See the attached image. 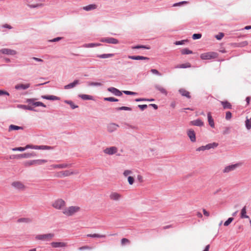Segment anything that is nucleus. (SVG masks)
<instances>
[{"label": "nucleus", "instance_id": "nucleus-1", "mask_svg": "<svg viewBox=\"0 0 251 251\" xmlns=\"http://www.w3.org/2000/svg\"><path fill=\"white\" fill-rule=\"evenodd\" d=\"M32 149L35 150H50L51 149V147L48 146H33L27 145L25 148L24 147H18L12 149L13 151H24L25 150L27 149Z\"/></svg>", "mask_w": 251, "mask_h": 251}, {"label": "nucleus", "instance_id": "nucleus-2", "mask_svg": "<svg viewBox=\"0 0 251 251\" xmlns=\"http://www.w3.org/2000/svg\"><path fill=\"white\" fill-rule=\"evenodd\" d=\"M80 210V207L78 206H70L68 207H65V208L62 211L63 213L67 216H71L75 214V213L79 211Z\"/></svg>", "mask_w": 251, "mask_h": 251}, {"label": "nucleus", "instance_id": "nucleus-3", "mask_svg": "<svg viewBox=\"0 0 251 251\" xmlns=\"http://www.w3.org/2000/svg\"><path fill=\"white\" fill-rule=\"evenodd\" d=\"M52 206L56 209L63 210L66 206V202L62 199H57L53 202Z\"/></svg>", "mask_w": 251, "mask_h": 251}, {"label": "nucleus", "instance_id": "nucleus-4", "mask_svg": "<svg viewBox=\"0 0 251 251\" xmlns=\"http://www.w3.org/2000/svg\"><path fill=\"white\" fill-rule=\"evenodd\" d=\"M11 186L15 190L20 191H23L25 190L26 186L21 181H15L11 183Z\"/></svg>", "mask_w": 251, "mask_h": 251}, {"label": "nucleus", "instance_id": "nucleus-5", "mask_svg": "<svg viewBox=\"0 0 251 251\" xmlns=\"http://www.w3.org/2000/svg\"><path fill=\"white\" fill-rule=\"evenodd\" d=\"M54 236L53 233H48L46 234H40L36 235L35 239L38 240L44 241H49L51 240Z\"/></svg>", "mask_w": 251, "mask_h": 251}, {"label": "nucleus", "instance_id": "nucleus-6", "mask_svg": "<svg viewBox=\"0 0 251 251\" xmlns=\"http://www.w3.org/2000/svg\"><path fill=\"white\" fill-rule=\"evenodd\" d=\"M218 54L215 52H208L201 54V58L203 60L211 59L217 58Z\"/></svg>", "mask_w": 251, "mask_h": 251}, {"label": "nucleus", "instance_id": "nucleus-7", "mask_svg": "<svg viewBox=\"0 0 251 251\" xmlns=\"http://www.w3.org/2000/svg\"><path fill=\"white\" fill-rule=\"evenodd\" d=\"M47 162V160L45 159H37L28 161L25 162L24 165L26 167L30 166L33 165H41Z\"/></svg>", "mask_w": 251, "mask_h": 251}, {"label": "nucleus", "instance_id": "nucleus-8", "mask_svg": "<svg viewBox=\"0 0 251 251\" xmlns=\"http://www.w3.org/2000/svg\"><path fill=\"white\" fill-rule=\"evenodd\" d=\"M242 164L241 163H236L235 164H232L230 165H228L225 167V168L223 170V173H228L231 171L235 170L237 168L241 166Z\"/></svg>", "mask_w": 251, "mask_h": 251}, {"label": "nucleus", "instance_id": "nucleus-9", "mask_svg": "<svg viewBox=\"0 0 251 251\" xmlns=\"http://www.w3.org/2000/svg\"><path fill=\"white\" fill-rule=\"evenodd\" d=\"M122 198V195L116 192H112L109 195V198L112 201H119Z\"/></svg>", "mask_w": 251, "mask_h": 251}, {"label": "nucleus", "instance_id": "nucleus-10", "mask_svg": "<svg viewBox=\"0 0 251 251\" xmlns=\"http://www.w3.org/2000/svg\"><path fill=\"white\" fill-rule=\"evenodd\" d=\"M52 248H64L67 246V243L63 242H52L50 243Z\"/></svg>", "mask_w": 251, "mask_h": 251}, {"label": "nucleus", "instance_id": "nucleus-11", "mask_svg": "<svg viewBox=\"0 0 251 251\" xmlns=\"http://www.w3.org/2000/svg\"><path fill=\"white\" fill-rule=\"evenodd\" d=\"M118 151V149L115 147H111L110 148H106L104 151L103 152L109 155H112L113 154L116 153Z\"/></svg>", "mask_w": 251, "mask_h": 251}, {"label": "nucleus", "instance_id": "nucleus-12", "mask_svg": "<svg viewBox=\"0 0 251 251\" xmlns=\"http://www.w3.org/2000/svg\"><path fill=\"white\" fill-rule=\"evenodd\" d=\"M2 54L14 55L17 54V51L9 49H2L0 50Z\"/></svg>", "mask_w": 251, "mask_h": 251}, {"label": "nucleus", "instance_id": "nucleus-13", "mask_svg": "<svg viewBox=\"0 0 251 251\" xmlns=\"http://www.w3.org/2000/svg\"><path fill=\"white\" fill-rule=\"evenodd\" d=\"M36 155L35 153L31 152V153H25L23 154H20L16 155V158L19 159L22 158H29L32 156H35Z\"/></svg>", "mask_w": 251, "mask_h": 251}, {"label": "nucleus", "instance_id": "nucleus-14", "mask_svg": "<svg viewBox=\"0 0 251 251\" xmlns=\"http://www.w3.org/2000/svg\"><path fill=\"white\" fill-rule=\"evenodd\" d=\"M155 88L159 91L161 93L164 94L165 95H167V91L162 85L156 84L154 85Z\"/></svg>", "mask_w": 251, "mask_h": 251}, {"label": "nucleus", "instance_id": "nucleus-15", "mask_svg": "<svg viewBox=\"0 0 251 251\" xmlns=\"http://www.w3.org/2000/svg\"><path fill=\"white\" fill-rule=\"evenodd\" d=\"M101 41L103 42H106L109 44H116L119 43L118 40L116 39H115L114 38H106L105 39H103L101 40Z\"/></svg>", "mask_w": 251, "mask_h": 251}, {"label": "nucleus", "instance_id": "nucleus-16", "mask_svg": "<svg viewBox=\"0 0 251 251\" xmlns=\"http://www.w3.org/2000/svg\"><path fill=\"white\" fill-rule=\"evenodd\" d=\"M27 102L32 103L34 106H43L44 107H46V105L42 102L38 101V102H34V99H27Z\"/></svg>", "mask_w": 251, "mask_h": 251}, {"label": "nucleus", "instance_id": "nucleus-17", "mask_svg": "<svg viewBox=\"0 0 251 251\" xmlns=\"http://www.w3.org/2000/svg\"><path fill=\"white\" fill-rule=\"evenodd\" d=\"M109 92L114 94L116 96H120L122 95V93L118 89L114 87H110L107 89Z\"/></svg>", "mask_w": 251, "mask_h": 251}, {"label": "nucleus", "instance_id": "nucleus-18", "mask_svg": "<svg viewBox=\"0 0 251 251\" xmlns=\"http://www.w3.org/2000/svg\"><path fill=\"white\" fill-rule=\"evenodd\" d=\"M30 87L29 83L26 84H18L15 86L16 89L17 90H25Z\"/></svg>", "mask_w": 251, "mask_h": 251}, {"label": "nucleus", "instance_id": "nucleus-19", "mask_svg": "<svg viewBox=\"0 0 251 251\" xmlns=\"http://www.w3.org/2000/svg\"><path fill=\"white\" fill-rule=\"evenodd\" d=\"M187 135L193 142L196 141V135L194 130L189 129L187 131Z\"/></svg>", "mask_w": 251, "mask_h": 251}, {"label": "nucleus", "instance_id": "nucleus-20", "mask_svg": "<svg viewBox=\"0 0 251 251\" xmlns=\"http://www.w3.org/2000/svg\"><path fill=\"white\" fill-rule=\"evenodd\" d=\"M190 125L192 126H201L203 125V122L200 119H197L190 122Z\"/></svg>", "mask_w": 251, "mask_h": 251}, {"label": "nucleus", "instance_id": "nucleus-21", "mask_svg": "<svg viewBox=\"0 0 251 251\" xmlns=\"http://www.w3.org/2000/svg\"><path fill=\"white\" fill-rule=\"evenodd\" d=\"M118 127L119 126L118 125L114 123H111L108 125L107 126V129L109 132H112L116 130Z\"/></svg>", "mask_w": 251, "mask_h": 251}, {"label": "nucleus", "instance_id": "nucleus-22", "mask_svg": "<svg viewBox=\"0 0 251 251\" xmlns=\"http://www.w3.org/2000/svg\"><path fill=\"white\" fill-rule=\"evenodd\" d=\"M179 92L180 94L184 97H186V98L190 99L191 98L190 93L184 89H180L179 90Z\"/></svg>", "mask_w": 251, "mask_h": 251}, {"label": "nucleus", "instance_id": "nucleus-23", "mask_svg": "<svg viewBox=\"0 0 251 251\" xmlns=\"http://www.w3.org/2000/svg\"><path fill=\"white\" fill-rule=\"evenodd\" d=\"M69 167V165L67 164H57V165H52L50 166L52 169H62L65 168Z\"/></svg>", "mask_w": 251, "mask_h": 251}, {"label": "nucleus", "instance_id": "nucleus-24", "mask_svg": "<svg viewBox=\"0 0 251 251\" xmlns=\"http://www.w3.org/2000/svg\"><path fill=\"white\" fill-rule=\"evenodd\" d=\"M207 118H208V121L209 123V125L212 127H214V120L212 117L211 112H208L207 114Z\"/></svg>", "mask_w": 251, "mask_h": 251}, {"label": "nucleus", "instance_id": "nucleus-25", "mask_svg": "<svg viewBox=\"0 0 251 251\" xmlns=\"http://www.w3.org/2000/svg\"><path fill=\"white\" fill-rule=\"evenodd\" d=\"M221 103L222 104L224 109H231V105L228 101H221Z\"/></svg>", "mask_w": 251, "mask_h": 251}, {"label": "nucleus", "instance_id": "nucleus-26", "mask_svg": "<svg viewBox=\"0 0 251 251\" xmlns=\"http://www.w3.org/2000/svg\"><path fill=\"white\" fill-rule=\"evenodd\" d=\"M79 81L78 80H75L73 82L65 86V89H68L74 87L76 84H78Z\"/></svg>", "mask_w": 251, "mask_h": 251}, {"label": "nucleus", "instance_id": "nucleus-27", "mask_svg": "<svg viewBox=\"0 0 251 251\" xmlns=\"http://www.w3.org/2000/svg\"><path fill=\"white\" fill-rule=\"evenodd\" d=\"M97 7V6L96 4H90L89 5L83 7V9L86 11H90L93 9H96Z\"/></svg>", "mask_w": 251, "mask_h": 251}, {"label": "nucleus", "instance_id": "nucleus-28", "mask_svg": "<svg viewBox=\"0 0 251 251\" xmlns=\"http://www.w3.org/2000/svg\"><path fill=\"white\" fill-rule=\"evenodd\" d=\"M19 129H23V127L22 126H15L14 125H11L9 126L8 130H9V131H11L12 130H19Z\"/></svg>", "mask_w": 251, "mask_h": 251}, {"label": "nucleus", "instance_id": "nucleus-29", "mask_svg": "<svg viewBox=\"0 0 251 251\" xmlns=\"http://www.w3.org/2000/svg\"><path fill=\"white\" fill-rule=\"evenodd\" d=\"M100 44H95V43H88L85 44L83 45V48H94L96 47H98L100 46Z\"/></svg>", "mask_w": 251, "mask_h": 251}, {"label": "nucleus", "instance_id": "nucleus-30", "mask_svg": "<svg viewBox=\"0 0 251 251\" xmlns=\"http://www.w3.org/2000/svg\"><path fill=\"white\" fill-rule=\"evenodd\" d=\"M246 206H244L241 210V218H249V217L246 215Z\"/></svg>", "mask_w": 251, "mask_h": 251}, {"label": "nucleus", "instance_id": "nucleus-31", "mask_svg": "<svg viewBox=\"0 0 251 251\" xmlns=\"http://www.w3.org/2000/svg\"><path fill=\"white\" fill-rule=\"evenodd\" d=\"M42 98L44 99L53 100H59V98L55 96H42Z\"/></svg>", "mask_w": 251, "mask_h": 251}, {"label": "nucleus", "instance_id": "nucleus-32", "mask_svg": "<svg viewBox=\"0 0 251 251\" xmlns=\"http://www.w3.org/2000/svg\"><path fill=\"white\" fill-rule=\"evenodd\" d=\"M114 54L113 53H108V54H100L98 55L97 57L100 58H109L112 57L114 56Z\"/></svg>", "mask_w": 251, "mask_h": 251}, {"label": "nucleus", "instance_id": "nucleus-33", "mask_svg": "<svg viewBox=\"0 0 251 251\" xmlns=\"http://www.w3.org/2000/svg\"><path fill=\"white\" fill-rule=\"evenodd\" d=\"M218 145V144L215 142L208 144L205 145V147L206 148L207 150H209L212 148H215L217 147Z\"/></svg>", "mask_w": 251, "mask_h": 251}, {"label": "nucleus", "instance_id": "nucleus-34", "mask_svg": "<svg viewBox=\"0 0 251 251\" xmlns=\"http://www.w3.org/2000/svg\"><path fill=\"white\" fill-rule=\"evenodd\" d=\"M87 237H93V238H105V235H101L99 234H89L87 235Z\"/></svg>", "mask_w": 251, "mask_h": 251}, {"label": "nucleus", "instance_id": "nucleus-35", "mask_svg": "<svg viewBox=\"0 0 251 251\" xmlns=\"http://www.w3.org/2000/svg\"><path fill=\"white\" fill-rule=\"evenodd\" d=\"M191 67V65L189 63H186L185 64H182L180 65H177L176 68H189Z\"/></svg>", "mask_w": 251, "mask_h": 251}, {"label": "nucleus", "instance_id": "nucleus-36", "mask_svg": "<svg viewBox=\"0 0 251 251\" xmlns=\"http://www.w3.org/2000/svg\"><path fill=\"white\" fill-rule=\"evenodd\" d=\"M181 53L182 54H192L193 52L192 50H190L189 49L185 48L181 50Z\"/></svg>", "mask_w": 251, "mask_h": 251}, {"label": "nucleus", "instance_id": "nucleus-37", "mask_svg": "<svg viewBox=\"0 0 251 251\" xmlns=\"http://www.w3.org/2000/svg\"><path fill=\"white\" fill-rule=\"evenodd\" d=\"M65 102L67 103V104H69L70 105L72 109H75V108L78 107V106L77 105H75V103L72 101H71V100H65Z\"/></svg>", "mask_w": 251, "mask_h": 251}, {"label": "nucleus", "instance_id": "nucleus-38", "mask_svg": "<svg viewBox=\"0 0 251 251\" xmlns=\"http://www.w3.org/2000/svg\"><path fill=\"white\" fill-rule=\"evenodd\" d=\"M246 126L248 129H250L251 128V118L246 120Z\"/></svg>", "mask_w": 251, "mask_h": 251}, {"label": "nucleus", "instance_id": "nucleus-39", "mask_svg": "<svg viewBox=\"0 0 251 251\" xmlns=\"http://www.w3.org/2000/svg\"><path fill=\"white\" fill-rule=\"evenodd\" d=\"M234 220L233 218H229L224 224V225L226 226H228Z\"/></svg>", "mask_w": 251, "mask_h": 251}, {"label": "nucleus", "instance_id": "nucleus-40", "mask_svg": "<svg viewBox=\"0 0 251 251\" xmlns=\"http://www.w3.org/2000/svg\"><path fill=\"white\" fill-rule=\"evenodd\" d=\"M130 243V241L126 238H123L121 240V244L122 246H124L126 244H129Z\"/></svg>", "mask_w": 251, "mask_h": 251}, {"label": "nucleus", "instance_id": "nucleus-41", "mask_svg": "<svg viewBox=\"0 0 251 251\" xmlns=\"http://www.w3.org/2000/svg\"><path fill=\"white\" fill-rule=\"evenodd\" d=\"M31 222V220L28 218H21L18 220V222L21 223V222H25V223H28Z\"/></svg>", "mask_w": 251, "mask_h": 251}, {"label": "nucleus", "instance_id": "nucleus-42", "mask_svg": "<svg viewBox=\"0 0 251 251\" xmlns=\"http://www.w3.org/2000/svg\"><path fill=\"white\" fill-rule=\"evenodd\" d=\"M79 97L83 100H91L92 99V97L91 96L87 95H85V94L81 95L79 96Z\"/></svg>", "mask_w": 251, "mask_h": 251}, {"label": "nucleus", "instance_id": "nucleus-43", "mask_svg": "<svg viewBox=\"0 0 251 251\" xmlns=\"http://www.w3.org/2000/svg\"><path fill=\"white\" fill-rule=\"evenodd\" d=\"M60 173L62 174V176H69L73 173L72 172H70L69 171H65L64 172H61Z\"/></svg>", "mask_w": 251, "mask_h": 251}, {"label": "nucleus", "instance_id": "nucleus-44", "mask_svg": "<svg viewBox=\"0 0 251 251\" xmlns=\"http://www.w3.org/2000/svg\"><path fill=\"white\" fill-rule=\"evenodd\" d=\"M104 100L106 101H118V100L117 99H115L113 97H108V98H105L104 99Z\"/></svg>", "mask_w": 251, "mask_h": 251}, {"label": "nucleus", "instance_id": "nucleus-45", "mask_svg": "<svg viewBox=\"0 0 251 251\" xmlns=\"http://www.w3.org/2000/svg\"><path fill=\"white\" fill-rule=\"evenodd\" d=\"M132 48L133 49H150V47H147L145 46H136L134 47H132Z\"/></svg>", "mask_w": 251, "mask_h": 251}, {"label": "nucleus", "instance_id": "nucleus-46", "mask_svg": "<svg viewBox=\"0 0 251 251\" xmlns=\"http://www.w3.org/2000/svg\"><path fill=\"white\" fill-rule=\"evenodd\" d=\"M188 3V1H183L178 2V3H174L173 4V6L176 7V6H180L183 4H187Z\"/></svg>", "mask_w": 251, "mask_h": 251}, {"label": "nucleus", "instance_id": "nucleus-47", "mask_svg": "<svg viewBox=\"0 0 251 251\" xmlns=\"http://www.w3.org/2000/svg\"><path fill=\"white\" fill-rule=\"evenodd\" d=\"M151 72L152 74L156 75H158L159 76H161L162 75L160 73H159V71L158 70H157L156 69H152L151 70Z\"/></svg>", "mask_w": 251, "mask_h": 251}, {"label": "nucleus", "instance_id": "nucleus-48", "mask_svg": "<svg viewBox=\"0 0 251 251\" xmlns=\"http://www.w3.org/2000/svg\"><path fill=\"white\" fill-rule=\"evenodd\" d=\"M187 41L186 40H181V41H176L175 43V44L176 45H183L185 44V42H186Z\"/></svg>", "mask_w": 251, "mask_h": 251}, {"label": "nucleus", "instance_id": "nucleus-49", "mask_svg": "<svg viewBox=\"0 0 251 251\" xmlns=\"http://www.w3.org/2000/svg\"><path fill=\"white\" fill-rule=\"evenodd\" d=\"M127 180H128V182L130 185H132L133 184L134 181V179L132 176H128Z\"/></svg>", "mask_w": 251, "mask_h": 251}, {"label": "nucleus", "instance_id": "nucleus-50", "mask_svg": "<svg viewBox=\"0 0 251 251\" xmlns=\"http://www.w3.org/2000/svg\"><path fill=\"white\" fill-rule=\"evenodd\" d=\"M232 114L230 112L227 111L226 112V119L227 120H230L231 118Z\"/></svg>", "mask_w": 251, "mask_h": 251}, {"label": "nucleus", "instance_id": "nucleus-51", "mask_svg": "<svg viewBox=\"0 0 251 251\" xmlns=\"http://www.w3.org/2000/svg\"><path fill=\"white\" fill-rule=\"evenodd\" d=\"M201 34H194L193 35L192 38L194 40L198 39L201 38Z\"/></svg>", "mask_w": 251, "mask_h": 251}, {"label": "nucleus", "instance_id": "nucleus-52", "mask_svg": "<svg viewBox=\"0 0 251 251\" xmlns=\"http://www.w3.org/2000/svg\"><path fill=\"white\" fill-rule=\"evenodd\" d=\"M224 36L223 33H219L218 35H216L215 37L217 40H221L223 38Z\"/></svg>", "mask_w": 251, "mask_h": 251}, {"label": "nucleus", "instance_id": "nucleus-53", "mask_svg": "<svg viewBox=\"0 0 251 251\" xmlns=\"http://www.w3.org/2000/svg\"><path fill=\"white\" fill-rule=\"evenodd\" d=\"M21 107H22L25 109H27V110H33V108L32 107H31L30 106L22 105H21Z\"/></svg>", "mask_w": 251, "mask_h": 251}, {"label": "nucleus", "instance_id": "nucleus-54", "mask_svg": "<svg viewBox=\"0 0 251 251\" xmlns=\"http://www.w3.org/2000/svg\"><path fill=\"white\" fill-rule=\"evenodd\" d=\"M132 174V172L130 170H125L123 173L125 176H126Z\"/></svg>", "mask_w": 251, "mask_h": 251}, {"label": "nucleus", "instance_id": "nucleus-55", "mask_svg": "<svg viewBox=\"0 0 251 251\" xmlns=\"http://www.w3.org/2000/svg\"><path fill=\"white\" fill-rule=\"evenodd\" d=\"M118 110H131V108L130 107H126V106H122V107L118 108Z\"/></svg>", "mask_w": 251, "mask_h": 251}, {"label": "nucleus", "instance_id": "nucleus-56", "mask_svg": "<svg viewBox=\"0 0 251 251\" xmlns=\"http://www.w3.org/2000/svg\"><path fill=\"white\" fill-rule=\"evenodd\" d=\"M92 248L88 246H84L79 248V250L81 251L83 250H91Z\"/></svg>", "mask_w": 251, "mask_h": 251}, {"label": "nucleus", "instance_id": "nucleus-57", "mask_svg": "<svg viewBox=\"0 0 251 251\" xmlns=\"http://www.w3.org/2000/svg\"><path fill=\"white\" fill-rule=\"evenodd\" d=\"M137 60H149V58L147 57L142 56H137Z\"/></svg>", "mask_w": 251, "mask_h": 251}, {"label": "nucleus", "instance_id": "nucleus-58", "mask_svg": "<svg viewBox=\"0 0 251 251\" xmlns=\"http://www.w3.org/2000/svg\"><path fill=\"white\" fill-rule=\"evenodd\" d=\"M4 95H6L7 96H9V94L8 92H6L5 91L0 90V96Z\"/></svg>", "mask_w": 251, "mask_h": 251}, {"label": "nucleus", "instance_id": "nucleus-59", "mask_svg": "<svg viewBox=\"0 0 251 251\" xmlns=\"http://www.w3.org/2000/svg\"><path fill=\"white\" fill-rule=\"evenodd\" d=\"M123 92L126 95H134L136 94L135 92L128 91H124Z\"/></svg>", "mask_w": 251, "mask_h": 251}, {"label": "nucleus", "instance_id": "nucleus-60", "mask_svg": "<svg viewBox=\"0 0 251 251\" xmlns=\"http://www.w3.org/2000/svg\"><path fill=\"white\" fill-rule=\"evenodd\" d=\"M206 150L207 149H206V148L205 147V146H201V147L198 148V149H197L196 151H204V150Z\"/></svg>", "mask_w": 251, "mask_h": 251}, {"label": "nucleus", "instance_id": "nucleus-61", "mask_svg": "<svg viewBox=\"0 0 251 251\" xmlns=\"http://www.w3.org/2000/svg\"><path fill=\"white\" fill-rule=\"evenodd\" d=\"M89 85L92 86H101L102 84L100 82H91L89 83Z\"/></svg>", "mask_w": 251, "mask_h": 251}, {"label": "nucleus", "instance_id": "nucleus-62", "mask_svg": "<svg viewBox=\"0 0 251 251\" xmlns=\"http://www.w3.org/2000/svg\"><path fill=\"white\" fill-rule=\"evenodd\" d=\"M139 107L142 110H143L147 108L148 106L146 104H143V105H139Z\"/></svg>", "mask_w": 251, "mask_h": 251}, {"label": "nucleus", "instance_id": "nucleus-63", "mask_svg": "<svg viewBox=\"0 0 251 251\" xmlns=\"http://www.w3.org/2000/svg\"><path fill=\"white\" fill-rule=\"evenodd\" d=\"M203 214L205 216L208 217L209 216V213L208 211H207L205 209H203Z\"/></svg>", "mask_w": 251, "mask_h": 251}, {"label": "nucleus", "instance_id": "nucleus-64", "mask_svg": "<svg viewBox=\"0 0 251 251\" xmlns=\"http://www.w3.org/2000/svg\"><path fill=\"white\" fill-rule=\"evenodd\" d=\"M62 39L61 37H57V38H54L53 39H52V40H51L50 41L51 42H57V41H59L60 40H61Z\"/></svg>", "mask_w": 251, "mask_h": 251}]
</instances>
